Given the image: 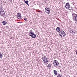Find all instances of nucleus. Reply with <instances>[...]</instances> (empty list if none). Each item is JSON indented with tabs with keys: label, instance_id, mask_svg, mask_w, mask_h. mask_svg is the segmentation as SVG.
<instances>
[{
	"label": "nucleus",
	"instance_id": "obj_19",
	"mask_svg": "<svg viewBox=\"0 0 77 77\" xmlns=\"http://www.w3.org/2000/svg\"><path fill=\"white\" fill-rule=\"evenodd\" d=\"M3 57V54H2L0 53V58L2 59Z\"/></svg>",
	"mask_w": 77,
	"mask_h": 77
},
{
	"label": "nucleus",
	"instance_id": "obj_18",
	"mask_svg": "<svg viewBox=\"0 0 77 77\" xmlns=\"http://www.w3.org/2000/svg\"><path fill=\"white\" fill-rule=\"evenodd\" d=\"M57 77H62V75L58 74V75H57Z\"/></svg>",
	"mask_w": 77,
	"mask_h": 77
},
{
	"label": "nucleus",
	"instance_id": "obj_4",
	"mask_svg": "<svg viewBox=\"0 0 77 77\" xmlns=\"http://www.w3.org/2000/svg\"><path fill=\"white\" fill-rule=\"evenodd\" d=\"M68 29L69 31L70 34H71L72 35H73V34H74V31L73 30H71V27L69 26L68 27Z\"/></svg>",
	"mask_w": 77,
	"mask_h": 77
},
{
	"label": "nucleus",
	"instance_id": "obj_30",
	"mask_svg": "<svg viewBox=\"0 0 77 77\" xmlns=\"http://www.w3.org/2000/svg\"><path fill=\"white\" fill-rule=\"evenodd\" d=\"M21 5H23V4H22Z\"/></svg>",
	"mask_w": 77,
	"mask_h": 77
},
{
	"label": "nucleus",
	"instance_id": "obj_17",
	"mask_svg": "<svg viewBox=\"0 0 77 77\" xmlns=\"http://www.w3.org/2000/svg\"><path fill=\"white\" fill-rule=\"evenodd\" d=\"M71 6H70V5L69 4V3H68V9H69L70 8H71Z\"/></svg>",
	"mask_w": 77,
	"mask_h": 77
},
{
	"label": "nucleus",
	"instance_id": "obj_1",
	"mask_svg": "<svg viewBox=\"0 0 77 77\" xmlns=\"http://www.w3.org/2000/svg\"><path fill=\"white\" fill-rule=\"evenodd\" d=\"M59 35L60 36H61V37H64L65 36H66V35L65 34V32L63 31H61L59 32Z\"/></svg>",
	"mask_w": 77,
	"mask_h": 77
},
{
	"label": "nucleus",
	"instance_id": "obj_11",
	"mask_svg": "<svg viewBox=\"0 0 77 77\" xmlns=\"http://www.w3.org/2000/svg\"><path fill=\"white\" fill-rule=\"evenodd\" d=\"M54 65L55 66H59V62H57V63H55V64H54Z\"/></svg>",
	"mask_w": 77,
	"mask_h": 77
},
{
	"label": "nucleus",
	"instance_id": "obj_10",
	"mask_svg": "<svg viewBox=\"0 0 77 77\" xmlns=\"http://www.w3.org/2000/svg\"><path fill=\"white\" fill-rule=\"evenodd\" d=\"M24 2L25 3H26L28 6H29V1L27 0V1H25L24 0Z\"/></svg>",
	"mask_w": 77,
	"mask_h": 77
},
{
	"label": "nucleus",
	"instance_id": "obj_12",
	"mask_svg": "<svg viewBox=\"0 0 77 77\" xmlns=\"http://www.w3.org/2000/svg\"><path fill=\"white\" fill-rule=\"evenodd\" d=\"M54 74H55V75H57V71H56V70H54Z\"/></svg>",
	"mask_w": 77,
	"mask_h": 77
},
{
	"label": "nucleus",
	"instance_id": "obj_16",
	"mask_svg": "<svg viewBox=\"0 0 77 77\" xmlns=\"http://www.w3.org/2000/svg\"><path fill=\"white\" fill-rule=\"evenodd\" d=\"M2 23L3 25H6L7 24V22L5 21H4L2 22Z\"/></svg>",
	"mask_w": 77,
	"mask_h": 77
},
{
	"label": "nucleus",
	"instance_id": "obj_2",
	"mask_svg": "<svg viewBox=\"0 0 77 77\" xmlns=\"http://www.w3.org/2000/svg\"><path fill=\"white\" fill-rule=\"evenodd\" d=\"M0 14L3 15H4V16H6V14H5L4 10L3 9L2 7H0Z\"/></svg>",
	"mask_w": 77,
	"mask_h": 77
},
{
	"label": "nucleus",
	"instance_id": "obj_31",
	"mask_svg": "<svg viewBox=\"0 0 77 77\" xmlns=\"http://www.w3.org/2000/svg\"><path fill=\"white\" fill-rule=\"evenodd\" d=\"M42 59H43V57L42 58Z\"/></svg>",
	"mask_w": 77,
	"mask_h": 77
},
{
	"label": "nucleus",
	"instance_id": "obj_5",
	"mask_svg": "<svg viewBox=\"0 0 77 77\" xmlns=\"http://www.w3.org/2000/svg\"><path fill=\"white\" fill-rule=\"evenodd\" d=\"M48 58L44 57L43 60V61L44 63H47L48 62V61L47 60Z\"/></svg>",
	"mask_w": 77,
	"mask_h": 77
},
{
	"label": "nucleus",
	"instance_id": "obj_27",
	"mask_svg": "<svg viewBox=\"0 0 77 77\" xmlns=\"http://www.w3.org/2000/svg\"><path fill=\"white\" fill-rule=\"evenodd\" d=\"M29 35H29V36H30V35H31V33H30V32H29Z\"/></svg>",
	"mask_w": 77,
	"mask_h": 77
},
{
	"label": "nucleus",
	"instance_id": "obj_20",
	"mask_svg": "<svg viewBox=\"0 0 77 77\" xmlns=\"http://www.w3.org/2000/svg\"><path fill=\"white\" fill-rule=\"evenodd\" d=\"M65 8L66 9H68V3H66L65 5Z\"/></svg>",
	"mask_w": 77,
	"mask_h": 77
},
{
	"label": "nucleus",
	"instance_id": "obj_8",
	"mask_svg": "<svg viewBox=\"0 0 77 77\" xmlns=\"http://www.w3.org/2000/svg\"><path fill=\"white\" fill-rule=\"evenodd\" d=\"M56 30L57 32H60V28L59 27H57L56 29Z\"/></svg>",
	"mask_w": 77,
	"mask_h": 77
},
{
	"label": "nucleus",
	"instance_id": "obj_25",
	"mask_svg": "<svg viewBox=\"0 0 77 77\" xmlns=\"http://www.w3.org/2000/svg\"><path fill=\"white\" fill-rule=\"evenodd\" d=\"M19 17V18H18V19H19V20H21V16H20V17Z\"/></svg>",
	"mask_w": 77,
	"mask_h": 77
},
{
	"label": "nucleus",
	"instance_id": "obj_21",
	"mask_svg": "<svg viewBox=\"0 0 77 77\" xmlns=\"http://www.w3.org/2000/svg\"><path fill=\"white\" fill-rule=\"evenodd\" d=\"M36 12H41L42 13V11H40V10H36Z\"/></svg>",
	"mask_w": 77,
	"mask_h": 77
},
{
	"label": "nucleus",
	"instance_id": "obj_29",
	"mask_svg": "<svg viewBox=\"0 0 77 77\" xmlns=\"http://www.w3.org/2000/svg\"><path fill=\"white\" fill-rule=\"evenodd\" d=\"M10 1H11V2H12V0H10Z\"/></svg>",
	"mask_w": 77,
	"mask_h": 77
},
{
	"label": "nucleus",
	"instance_id": "obj_23",
	"mask_svg": "<svg viewBox=\"0 0 77 77\" xmlns=\"http://www.w3.org/2000/svg\"><path fill=\"white\" fill-rule=\"evenodd\" d=\"M46 9V10H47L48 9H50V8H48V7H46L45 8V9Z\"/></svg>",
	"mask_w": 77,
	"mask_h": 77
},
{
	"label": "nucleus",
	"instance_id": "obj_22",
	"mask_svg": "<svg viewBox=\"0 0 77 77\" xmlns=\"http://www.w3.org/2000/svg\"><path fill=\"white\" fill-rule=\"evenodd\" d=\"M50 67H51V64H49L48 65V68H50Z\"/></svg>",
	"mask_w": 77,
	"mask_h": 77
},
{
	"label": "nucleus",
	"instance_id": "obj_14",
	"mask_svg": "<svg viewBox=\"0 0 77 77\" xmlns=\"http://www.w3.org/2000/svg\"><path fill=\"white\" fill-rule=\"evenodd\" d=\"M75 21H76V22H75V23H77V14L76 16V17H75Z\"/></svg>",
	"mask_w": 77,
	"mask_h": 77
},
{
	"label": "nucleus",
	"instance_id": "obj_24",
	"mask_svg": "<svg viewBox=\"0 0 77 77\" xmlns=\"http://www.w3.org/2000/svg\"><path fill=\"white\" fill-rule=\"evenodd\" d=\"M18 23H19L20 24H21V23H23V22H18Z\"/></svg>",
	"mask_w": 77,
	"mask_h": 77
},
{
	"label": "nucleus",
	"instance_id": "obj_6",
	"mask_svg": "<svg viewBox=\"0 0 77 77\" xmlns=\"http://www.w3.org/2000/svg\"><path fill=\"white\" fill-rule=\"evenodd\" d=\"M76 14H75L74 13H73L72 14L73 18H74V19H75V17H76Z\"/></svg>",
	"mask_w": 77,
	"mask_h": 77
},
{
	"label": "nucleus",
	"instance_id": "obj_13",
	"mask_svg": "<svg viewBox=\"0 0 77 77\" xmlns=\"http://www.w3.org/2000/svg\"><path fill=\"white\" fill-rule=\"evenodd\" d=\"M57 62H58V61H57V60H54V63H53V64H55L56 63H57Z\"/></svg>",
	"mask_w": 77,
	"mask_h": 77
},
{
	"label": "nucleus",
	"instance_id": "obj_26",
	"mask_svg": "<svg viewBox=\"0 0 77 77\" xmlns=\"http://www.w3.org/2000/svg\"><path fill=\"white\" fill-rule=\"evenodd\" d=\"M24 20L25 21H27V19H26V18H24Z\"/></svg>",
	"mask_w": 77,
	"mask_h": 77
},
{
	"label": "nucleus",
	"instance_id": "obj_7",
	"mask_svg": "<svg viewBox=\"0 0 77 77\" xmlns=\"http://www.w3.org/2000/svg\"><path fill=\"white\" fill-rule=\"evenodd\" d=\"M17 18H19V17H21V14L20 13H17Z\"/></svg>",
	"mask_w": 77,
	"mask_h": 77
},
{
	"label": "nucleus",
	"instance_id": "obj_15",
	"mask_svg": "<svg viewBox=\"0 0 77 77\" xmlns=\"http://www.w3.org/2000/svg\"><path fill=\"white\" fill-rule=\"evenodd\" d=\"M70 8V9H69L68 10V11H69L70 12H71V11H72V9H73V8L72 7H71Z\"/></svg>",
	"mask_w": 77,
	"mask_h": 77
},
{
	"label": "nucleus",
	"instance_id": "obj_9",
	"mask_svg": "<svg viewBox=\"0 0 77 77\" xmlns=\"http://www.w3.org/2000/svg\"><path fill=\"white\" fill-rule=\"evenodd\" d=\"M45 11L46 13L47 14H50V9H48V10H46L45 9Z\"/></svg>",
	"mask_w": 77,
	"mask_h": 77
},
{
	"label": "nucleus",
	"instance_id": "obj_3",
	"mask_svg": "<svg viewBox=\"0 0 77 77\" xmlns=\"http://www.w3.org/2000/svg\"><path fill=\"white\" fill-rule=\"evenodd\" d=\"M30 33L31 34V35H30V36H31L32 38H36V35L35 34H34V32H33L30 31Z\"/></svg>",
	"mask_w": 77,
	"mask_h": 77
},
{
	"label": "nucleus",
	"instance_id": "obj_28",
	"mask_svg": "<svg viewBox=\"0 0 77 77\" xmlns=\"http://www.w3.org/2000/svg\"><path fill=\"white\" fill-rule=\"evenodd\" d=\"M73 34V35H74L75 34V32H74V33Z\"/></svg>",
	"mask_w": 77,
	"mask_h": 77
}]
</instances>
